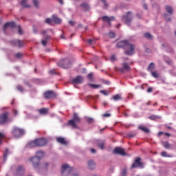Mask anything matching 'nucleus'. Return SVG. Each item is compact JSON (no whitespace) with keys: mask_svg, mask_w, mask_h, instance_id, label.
<instances>
[{"mask_svg":"<svg viewBox=\"0 0 176 176\" xmlns=\"http://www.w3.org/2000/svg\"><path fill=\"white\" fill-rule=\"evenodd\" d=\"M118 47H122L124 49L125 54L126 56H133L135 53V45L131 43H129V41H122L117 43Z\"/></svg>","mask_w":176,"mask_h":176,"instance_id":"f257e3e1","label":"nucleus"},{"mask_svg":"<svg viewBox=\"0 0 176 176\" xmlns=\"http://www.w3.org/2000/svg\"><path fill=\"white\" fill-rule=\"evenodd\" d=\"M47 140L45 138H37L27 144V148H35L36 146H45Z\"/></svg>","mask_w":176,"mask_h":176,"instance_id":"f03ea898","label":"nucleus"},{"mask_svg":"<svg viewBox=\"0 0 176 176\" xmlns=\"http://www.w3.org/2000/svg\"><path fill=\"white\" fill-rule=\"evenodd\" d=\"M45 156V152L40 151H37L36 153V156L33 157L31 159V162L33 164V167L34 168H37V167H39V162H41V159Z\"/></svg>","mask_w":176,"mask_h":176,"instance_id":"7ed1b4c3","label":"nucleus"},{"mask_svg":"<svg viewBox=\"0 0 176 176\" xmlns=\"http://www.w3.org/2000/svg\"><path fill=\"white\" fill-rule=\"evenodd\" d=\"M76 123H80V118H79L76 113H74L73 116V119L69 120L68 124L69 126L72 127V129H76V127H78Z\"/></svg>","mask_w":176,"mask_h":176,"instance_id":"20e7f679","label":"nucleus"},{"mask_svg":"<svg viewBox=\"0 0 176 176\" xmlns=\"http://www.w3.org/2000/svg\"><path fill=\"white\" fill-rule=\"evenodd\" d=\"M57 65L61 68L68 69L71 68V61L68 58L60 60Z\"/></svg>","mask_w":176,"mask_h":176,"instance_id":"39448f33","label":"nucleus"},{"mask_svg":"<svg viewBox=\"0 0 176 176\" xmlns=\"http://www.w3.org/2000/svg\"><path fill=\"white\" fill-rule=\"evenodd\" d=\"M25 131L23 129H20L19 127H14L12 131V135L15 137V138H19L21 137V135H23Z\"/></svg>","mask_w":176,"mask_h":176,"instance_id":"423d86ee","label":"nucleus"},{"mask_svg":"<svg viewBox=\"0 0 176 176\" xmlns=\"http://www.w3.org/2000/svg\"><path fill=\"white\" fill-rule=\"evenodd\" d=\"M72 171V168L69 166V165L65 164L62 166L61 168V175L63 176H67L69 173Z\"/></svg>","mask_w":176,"mask_h":176,"instance_id":"0eeeda50","label":"nucleus"},{"mask_svg":"<svg viewBox=\"0 0 176 176\" xmlns=\"http://www.w3.org/2000/svg\"><path fill=\"white\" fill-rule=\"evenodd\" d=\"M9 122V112H5L0 115V124H6Z\"/></svg>","mask_w":176,"mask_h":176,"instance_id":"6e6552de","label":"nucleus"},{"mask_svg":"<svg viewBox=\"0 0 176 176\" xmlns=\"http://www.w3.org/2000/svg\"><path fill=\"white\" fill-rule=\"evenodd\" d=\"M137 167H140V168H144V164L141 162L140 157H138L131 166V168H137Z\"/></svg>","mask_w":176,"mask_h":176,"instance_id":"1a4fd4ad","label":"nucleus"},{"mask_svg":"<svg viewBox=\"0 0 176 176\" xmlns=\"http://www.w3.org/2000/svg\"><path fill=\"white\" fill-rule=\"evenodd\" d=\"M113 153H115V155H120L121 156H126V155H127L124 149L122 147H116L113 150Z\"/></svg>","mask_w":176,"mask_h":176,"instance_id":"9d476101","label":"nucleus"},{"mask_svg":"<svg viewBox=\"0 0 176 176\" xmlns=\"http://www.w3.org/2000/svg\"><path fill=\"white\" fill-rule=\"evenodd\" d=\"M11 45L15 47H23L24 46V42L20 40H13L11 41Z\"/></svg>","mask_w":176,"mask_h":176,"instance_id":"9b49d317","label":"nucleus"},{"mask_svg":"<svg viewBox=\"0 0 176 176\" xmlns=\"http://www.w3.org/2000/svg\"><path fill=\"white\" fill-rule=\"evenodd\" d=\"M45 98H53L56 97V93L53 91H47L44 93Z\"/></svg>","mask_w":176,"mask_h":176,"instance_id":"f8f14e48","label":"nucleus"},{"mask_svg":"<svg viewBox=\"0 0 176 176\" xmlns=\"http://www.w3.org/2000/svg\"><path fill=\"white\" fill-rule=\"evenodd\" d=\"M72 83H74V85L83 83V77L81 76H78L76 78L72 80Z\"/></svg>","mask_w":176,"mask_h":176,"instance_id":"ddd939ff","label":"nucleus"},{"mask_svg":"<svg viewBox=\"0 0 176 176\" xmlns=\"http://www.w3.org/2000/svg\"><path fill=\"white\" fill-rule=\"evenodd\" d=\"M102 20H103L104 21H106L109 24V25H111V21H115L116 18L115 16L109 17L108 16H104L102 17Z\"/></svg>","mask_w":176,"mask_h":176,"instance_id":"4468645a","label":"nucleus"},{"mask_svg":"<svg viewBox=\"0 0 176 176\" xmlns=\"http://www.w3.org/2000/svg\"><path fill=\"white\" fill-rule=\"evenodd\" d=\"M131 14V12L129 11L126 12V15L123 16L124 19H126L125 23L129 25L130 23H131L132 18L129 16V15Z\"/></svg>","mask_w":176,"mask_h":176,"instance_id":"2eb2a0df","label":"nucleus"},{"mask_svg":"<svg viewBox=\"0 0 176 176\" xmlns=\"http://www.w3.org/2000/svg\"><path fill=\"white\" fill-rule=\"evenodd\" d=\"M16 172L18 175H23L25 173V168L23 166H19L17 167Z\"/></svg>","mask_w":176,"mask_h":176,"instance_id":"dca6fc26","label":"nucleus"},{"mask_svg":"<svg viewBox=\"0 0 176 176\" xmlns=\"http://www.w3.org/2000/svg\"><path fill=\"white\" fill-rule=\"evenodd\" d=\"M56 141L57 142H58L59 144H61L62 145H67L68 144V142L65 141V138L63 137L56 138Z\"/></svg>","mask_w":176,"mask_h":176,"instance_id":"f3484780","label":"nucleus"},{"mask_svg":"<svg viewBox=\"0 0 176 176\" xmlns=\"http://www.w3.org/2000/svg\"><path fill=\"white\" fill-rule=\"evenodd\" d=\"M166 12L168 13V14L173 15L174 14V8L170 6H165Z\"/></svg>","mask_w":176,"mask_h":176,"instance_id":"a211bd4d","label":"nucleus"},{"mask_svg":"<svg viewBox=\"0 0 176 176\" xmlns=\"http://www.w3.org/2000/svg\"><path fill=\"white\" fill-rule=\"evenodd\" d=\"M40 115H47L49 113V109L47 108H41L38 110Z\"/></svg>","mask_w":176,"mask_h":176,"instance_id":"6ab92c4d","label":"nucleus"},{"mask_svg":"<svg viewBox=\"0 0 176 176\" xmlns=\"http://www.w3.org/2000/svg\"><path fill=\"white\" fill-rule=\"evenodd\" d=\"M8 27H11L12 28H13L14 27H16V23H14V22L6 23L4 25L3 30L5 31L6 30V28H8Z\"/></svg>","mask_w":176,"mask_h":176,"instance_id":"aec40b11","label":"nucleus"},{"mask_svg":"<svg viewBox=\"0 0 176 176\" xmlns=\"http://www.w3.org/2000/svg\"><path fill=\"white\" fill-rule=\"evenodd\" d=\"M104 147H105V142L102 140H98V148H100V149H104Z\"/></svg>","mask_w":176,"mask_h":176,"instance_id":"412c9836","label":"nucleus"},{"mask_svg":"<svg viewBox=\"0 0 176 176\" xmlns=\"http://www.w3.org/2000/svg\"><path fill=\"white\" fill-rule=\"evenodd\" d=\"M80 7L83 8L85 12H87V10H90V6L87 3H82L80 4Z\"/></svg>","mask_w":176,"mask_h":176,"instance_id":"4be33fe9","label":"nucleus"},{"mask_svg":"<svg viewBox=\"0 0 176 176\" xmlns=\"http://www.w3.org/2000/svg\"><path fill=\"white\" fill-rule=\"evenodd\" d=\"M88 166L90 170H94L96 168V163L92 160L88 162Z\"/></svg>","mask_w":176,"mask_h":176,"instance_id":"5701e85b","label":"nucleus"},{"mask_svg":"<svg viewBox=\"0 0 176 176\" xmlns=\"http://www.w3.org/2000/svg\"><path fill=\"white\" fill-rule=\"evenodd\" d=\"M122 67H124V69H125V71H126L127 72H130L131 69V67H130V65L127 63H122Z\"/></svg>","mask_w":176,"mask_h":176,"instance_id":"b1692460","label":"nucleus"},{"mask_svg":"<svg viewBox=\"0 0 176 176\" xmlns=\"http://www.w3.org/2000/svg\"><path fill=\"white\" fill-rule=\"evenodd\" d=\"M153 69H155V63H151L148 65L147 70L148 71V72H153Z\"/></svg>","mask_w":176,"mask_h":176,"instance_id":"393cba45","label":"nucleus"},{"mask_svg":"<svg viewBox=\"0 0 176 176\" xmlns=\"http://www.w3.org/2000/svg\"><path fill=\"white\" fill-rule=\"evenodd\" d=\"M113 100L114 101H120V100H122V95L120 94H116L113 96Z\"/></svg>","mask_w":176,"mask_h":176,"instance_id":"a878e982","label":"nucleus"},{"mask_svg":"<svg viewBox=\"0 0 176 176\" xmlns=\"http://www.w3.org/2000/svg\"><path fill=\"white\" fill-rule=\"evenodd\" d=\"M52 20L55 24H60L61 23V19L57 16H53Z\"/></svg>","mask_w":176,"mask_h":176,"instance_id":"bb28decb","label":"nucleus"},{"mask_svg":"<svg viewBox=\"0 0 176 176\" xmlns=\"http://www.w3.org/2000/svg\"><path fill=\"white\" fill-rule=\"evenodd\" d=\"M139 130H142V131H144V133H149V129L148 127L142 126H139L138 127Z\"/></svg>","mask_w":176,"mask_h":176,"instance_id":"cd10ccee","label":"nucleus"},{"mask_svg":"<svg viewBox=\"0 0 176 176\" xmlns=\"http://www.w3.org/2000/svg\"><path fill=\"white\" fill-rule=\"evenodd\" d=\"M28 1V0H22L21 2V6H23V8H30V5L27 4Z\"/></svg>","mask_w":176,"mask_h":176,"instance_id":"c85d7f7f","label":"nucleus"},{"mask_svg":"<svg viewBox=\"0 0 176 176\" xmlns=\"http://www.w3.org/2000/svg\"><path fill=\"white\" fill-rule=\"evenodd\" d=\"M162 145L164 147H165L166 149H170L171 145L170 144V143H168V142H164L162 143Z\"/></svg>","mask_w":176,"mask_h":176,"instance_id":"c756f323","label":"nucleus"},{"mask_svg":"<svg viewBox=\"0 0 176 176\" xmlns=\"http://www.w3.org/2000/svg\"><path fill=\"white\" fill-rule=\"evenodd\" d=\"M148 119L151 120H156V119H162V117L160 116H151L148 117Z\"/></svg>","mask_w":176,"mask_h":176,"instance_id":"7c9ffc66","label":"nucleus"},{"mask_svg":"<svg viewBox=\"0 0 176 176\" xmlns=\"http://www.w3.org/2000/svg\"><path fill=\"white\" fill-rule=\"evenodd\" d=\"M161 156H162V157H173V155L167 154V152L166 151H162L161 153Z\"/></svg>","mask_w":176,"mask_h":176,"instance_id":"2f4dec72","label":"nucleus"},{"mask_svg":"<svg viewBox=\"0 0 176 176\" xmlns=\"http://www.w3.org/2000/svg\"><path fill=\"white\" fill-rule=\"evenodd\" d=\"M8 155H9V149L7 148L6 150L5 153H3V160H4V162L6 160H7Z\"/></svg>","mask_w":176,"mask_h":176,"instance_id":"473e14b6","label":"nucleus"},{"mask_svg":"<svg viewBox=\"0 0 176 176\" xmlns=\"http://www.w3.org/2000/svg\"><path fill=\"white\" fill-rule=\"evenodd\" d=\"M16 89L20 91L21 93H23L24 91V88L21 85H17Z\"/></svg>","mask_w":176,"mask_h":176,"instance_id":"72a5a7b5","label":"nucleus"},{"mask_svg":"<svg viewBox=\"0 0 176 176\" xmlns=\"http://www.w3.org/2000/svg\"><path fill=\"white\" fill-rule=\"evenodd\" d=\"M164 17L166 21H171V17L168 16V14H164Z\"/></svg>","mask_w":176,"mask_h":176,"instance_id":"f704fd0d","label":"nucleus"},{"mask_svg":"<svg viewBox=\"0 0 176 176\" xmlns=\"http://www.w3.org/2000/svg\"><path fill=\"white\" fill-rule=\"evenodd\" d=\"M89 85L92 87V89H98L100 87V85H95V84H89Z\"/></svg>","mask_w":176,"mask_h":176,"instance_id":"c9c22d12","label":"nucleus"},{"mask_svg":"<svg viewBox=\"0 0 176 176\" xmlns=\"http://www.w3.org/2000/svg\"><path fill=\"white\" fill-rule=\"evenodd\" d=\"M144 36L148 39H152V35L151 34V33H148V32L145 33Z\"/></svg>","mask_w":176,"mask_h":176,"instance_id":"e433bc0d","label":"nucleus"},{"mask_svg":"<svg viewBox=\"0 0 176 176\" xmlns=\"http://www.w3.org/2000/svg\"><path fill=\"white\" fill-rule=\"evenodd\" d=\"M100 1L104 4V9H108V3H107V0H100Z\"/></svg>","mask_w":176,"mask_h":176,"instance_id":"4c0bfd02","label":"nucleus"},{"mask_svg":"<svg viewBox=\"0 0 176 176\" xmlns=\"http://www.w3.org/2000/svg\"><path fill=\"white\" fill-rule=\"evenodd\" d=\"M135 135H137V133L135 132L131 133L128 134V137H129V138H133L135 137Z\"/></svg>","mask_w":176,"mask_h":176,"instance_id":"58836bf2","label":"nucleus"},{"mask_svg":"<svg viewBox=\"0 0 176 176\" xmlns=\"http://www.w3.org/2000/svg\"><path fill=\"white\" fill-rule=\"evenodd\" d=\"M151 75L153 78H159V74L156 72H151Z\"/></svg>","mask_w":176,"mask_h":176,"instance_id":"ea45409f","label":"nucleus"},{"mask_svg":"<svg viewBox=\"0 0 176 176\" xmlns=\"http://www.w3.org/2000/svg\"><path fill=\"white\" fill-rule=\"evenodd\" d=\"M33 3L36 8H39V2L38 0H33Z\"/></svg>","mask_w":176,"mask_h":176,"instance_id":"a19ab883","label":"nucleus"},{"mask_svg":"<svg viewBox=\"0 0 176 176\" xmlns=\"http://www.w3.org/2000/svg\"><path fill=\"white\" fill-rule=\"evenodd\" d=\"M116 34H115V32H110L109 33V38H115V36H116Z\"/></svg>","mask_w":176,"mask_h":176,"instance_id":"79ce46f5","label":"nucleus"},{"mask_svg":"<svg viewBox=\"0 0 176 176\" xmlns=\"http://www.w3.org/2000/svg\"><path fill=\"white\" fill-rule=\"evenodd\" d=\"M16 58H21V57H23V54L18 52L15 54Z\"/></svg>","mask_w":176,"mask_h":176,"instance_id":"37998d69","label":"nucleus"},{"mask_svg":"<svg viewBox=\"0 0 176 176\" xmlns=\"http://www.w3.org/2000/svg\"><path fill=\"white\" fill-rule=\"evenodd\" d=\"M52 19H50V18H47V19H45V23H46L47 24H52Z\"/></svg>","mask_w":176,"mask_h":176,"instance_id":"c03bdc74","label":"nucleus"},{"mask_svg":"<svg viewBox=\"0 0 176 176\" xmlns=\"http://www.w3.org/2000/svg\"><path fill=\"white\" fill-rule=\"evenodd\" d=\"M3 137H5V135L2 133H0V145L2 144V140H3Z\"/></svg>","mask_w":176,"mask_h":176,"instance_id":"a18cd8bd","label":"nucleus"},{"mask_svg":"<svg viewBox=\"0 0 176 176\" xmlns=\"http://www.w3.org/2000/svg\"><path fill=\"white\" fill-rule=\"evenodd\" d=\"M41 43L43 46H46V45H47V41L43 39Z\"/></svg>","mask_w":176,"mask_h":176,"instance_id":"49530a36","label":"nucleus"},{"mask_svg":"<svg viewBox=\"0 0 176 176\" xmlns=\"http://www.w3.org/2000/svg\"><path fill=\"white\" fill-rule=\"evenodd\" d=\"M111 61L113 62V61H116V56H115V55H112L111 57Z\"/></svg>","mask_w":176,"mask_h":176,"instance_id":"de8ad7c7","label":"nucleus"},{"mask_svg":"<svg viewBox=\"0 0 176 176\" xmlns=\"http://www.w3.org/2000/svg\"><path fill=\"white\" fill-rule=\"evenodd\" d=\"M51 38L50 36L47 35L43 37L44 41H49Z\"/></svg>","mask_w":176,"mask_h":176,"instance_id":"09e8293b","label":"nucleus"},{"mask_svg":"<svg viewBox=\"0 0 176 176\" xmlns=\"http://www.w3.org/2000/svg\"><path fill=\"white\" fill-rule=\"evenodd\" d=\"M87 78L88 79H90V80L93 79V73L89 74L87 76Z\"/></svg>","mask_w":176,"mask_h":176,"instance_id":"8fccbe9b","label":"nucleus"},{"mask_svg":"<svg viewBox=\"0 0 176 176\" xmlns=\"http://www.w3.org/2000/svg\"><path fill=\"white\" fill-rule=\"evenodd\" d=\"M153 91V87H148L147 89V93H152Z\"/></svg>","mask_w":176,"mask_h":176,"instance_id":"3c124183","label":"nucleus"},{"mask_svg":"<svg viewBox=\"0 0 176 176\" xmlns=\"http://www.w3.org/2000/svg\"><path fill=\"white\" fill-rule=\"evenodd\" d=\"M127 174V170L126 169H123L122 170V175L126 176Z\"/></svg>","mask_w":176,"mask_h":176,"instance_id":"603ef678","label":"nucleus"},{"mask_svg":"<svg viewBox=\"0 0 176 176\" xmlns=\"http://www.w3.org/2000/svg\"><path fill=\"white\" fill-rule=\"evenodd\" d=\"M104 118H109L111 117V113H104L103 114Z\"/></svg>","mask_w":176,"mask_h":176,"instance_id":"864d4df0","label":"nucleus"},{"mask_svg":"<svg viewBox=\"0 0 176 176\" xmlns=\"http://www.w3.org/2000/svg\"><path fill=\"white\" fill-rule=\"evenodd\" d=\"M13 112H14V116H17V115H19V111H17V110H13Z\"/></svg>","mask_w":176,"mask_h":176,"instance_id":"5fc2aeb1","label":"nucleus"},{"mask_svg":"<svg viewBox=\"0 0 176 176\" xmlns=\"http://www.w3.org/2000/svg\"><path fill=\"white\" fill-rule=\"evenodd\" d=\"M100 93H102V94H104V96H108V94H107V91L105 90H101Z\"/></svg>","mask_w":176,"mask_h":176,"instance_id":"6e6d98bb","label":"nucleus"},{"mask_svg":"<svg viewBox=\"0 0 176 176\" xmlns=\"http://www.w3.org/2000/svg\"><path fill=\"white\" fill-rule=\"evenodd\" d=\"M87 122H88V123H93L94 120H93V118H88Z\"/></svg>","mask_w":176,"mask_h":176,"instance_id":"4d7b16f0","label":"nucleus"},{"mask_svg":"<svg viewBox=\"0 0 176 176\" xmlns=\"http://www.w3.org/2000/svg\"><path fill=\"white\" fill-rule=\"evenodd\" d=\"M24 84L26 85V86H28V87H31V85H30V82H28V81H25Z\"/></svg>","mask_w":176,"mask_h":176,"instance_id":"13d9d810","label":"nucleus"},{"mask_svg":"<svg viewBox=\"0 0 176 176\" xmlns=\"http://www.w3.org/2000/svg\"><path fill=\"white\" fill-rule=\"evenodd\" d=\"M19 34H20V35L23 34V30H21V28L20 26H19Z\"/></svg>","mask_w":176,"mask_h":176,"instance_id":"bf43d9fd","label":"nucleus"},{"mask_svg":"<svg viewBox=\"0 0 176 176\" xmlns=\"http://www.w3.org/2000/svg\"><path fill=\"white\" fill-rule=\"evenodd\" d=\"M44 167L45 168H47V167H49V163L47 162L44 163Z\"/></svg>","mask_w":176,"mask_h":176,"instance_id":"052dcab7","label":"nucleus"},{"mask_svg":"<svg viewBox=\"0 0 176 176\" xmlns=\"http://www.w3.org/2000/svg\"><path fill=\"white\" fill-rule=\"evenodd\" d=\"M69 24H70V25H74V24H75V21H69Z\"/></svg>","mask_w":176,"mask_h":176,"instance_id":"680f3d73","label":"nucleus"},{"mask_svg":"<svg viewBox=\"0 0 176 176\" xmlns=\"http://www.w3.org/2000/svg\"><path fill=\"white\" fill-rule=\"evenodd\" d=\"M46 34H47V30H43L42 31V34L43 35H46Z\"/></svg>","mask_w":176,"mask_h":176,"instance_id":"e2e57ef3","label":"nucleus"},{"mask_svg":"<svg viewBox=\"0 0 176 176\" xmlns=\"http://www.w3.org/2000/svg\"><path fill=\"white\" fill-rule=\"evenodd\" d=\"M87 42L89 45H91V43H93V39H89Z\"/></svg>","mask_w":176,"mask_h":176,"instance_id":"0e129e2a","label":"nucleus"},{"mask_svg":"<svg viewBox=\"0 0 176 176\" xmlns=\"http://www.w3.org/2000/svg\"><path fill=\"white\" fill-rule=\"evenodd\" d=\"M124 71H126V70L124 67H122V68L120 69V72H124Z\"/></svg>","mask_w":176,"mask_h":176,"instance_id":"69168bd1","label":"nucleus"},{"mask_svg":"<svg viewBox=\"0 0 176 176\" xmlns=\"http://www.w3.org/2000/svg\"><path fill=\"white\" fill-rule=\"evenodd\" d=\"M91 153H96V151L94 148H91Z\"/></svg>","mask_w":176,"mask_h":176,"instance_id":"338daca9","label":"nucleus"},{"mask_svg":"<svg viewBox=\"0 0 176 176\" xmlns=\"http://www.w3.org/2000/svg\"><path fill=\"white\" fill-rule=\"evenodd\" d=\"M165 135H166L167 137H171V134L168 133H165Z\"/></svg>","mask_w":176,"mask_h":176,"instance_id":"774afa93","label":"nucleus"}]
</instances>
